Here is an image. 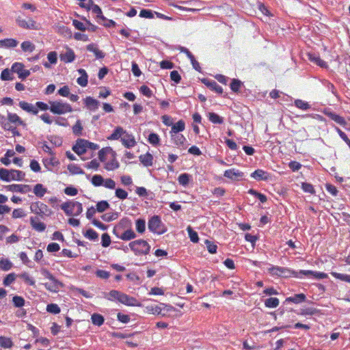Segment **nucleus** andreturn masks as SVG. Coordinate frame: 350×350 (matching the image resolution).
Listing matches in <instances>:
<instances>
[{
  "label": "nucleus",
  "instance_id": "obj_1",
  "mask_svg": "<svg viewBox=\"0 0 350 350\" xmlns=\"http://www.w3.org/2000/svg\"><path fill=\"white\" fill-rule=\"evenodd\" d=\"M0 125L5 131H10L13 136H20L17 126L26 124L16 113L8 112L7 117L0 114Z\"/></svg>",
  "mask_w": 350,
  "mask_h": 350
},
{
  "label": "nucleus",
  "instance_id": "obj_2",
  "mask_svg": "<svg viewBox=\"0 0 350 350\" xmlns=\"http://www.w3.org/2000/svg\"><path fill=\"white\" fill-rule=\"evenodd\" d=\"M129 246L136 256H146L150 253L151 248L150 244L142 239L131 241Z\"/></svg>",
  "mask_w": 350,
  "mask_h": 350
},
{
  "label": "nucleus",
  "instance_id": "obj_3",
  "mask_svg": "<svg viewBox=\"0 0 350 350\" xmlns=\"http://www.w3.org/2000/svg\"><path fill=\"white\" fill-rule=\"evenodd\" d=\"M42 274L44 276V278L49 280V282H46L44 284V287L49 291L53 293H57L59 291V289L64 287V284L57 280L53 274L47 269H42L41 270Z\"/></svg>",
  "mask_w": 350,
  "mask_h": 350
},
{
  "label": "nucleus",
  "instance_id": "obj_4",
  "mask_svg": "<svg viewBox=\"0 0 350 350\" xmlns=\"http://www.w3.org/2000/svg\"><path fill=\"white\" fill-rule=\"evenodd\" d=\"M49 110L53 114L62 115L72 111L71 105L62 100L49 101Z\"/></svg>",
  "mask_w": 350,
  "mask_h": 350
},
{
  "label": "nucleus",
  "instance_id": "obj_5",
  "mask_svg": "<svg viewBox=\"0 0 350 350\" xmlns=\"http://www.w3.org/2000/svg\"><path fill=\"white\" fill-rule=\"evenodd\" d=\"M61 208L69 216H77L83 211L82 204L77 201L66 202L61 205Z\"/></svg>",
  "mask_w": 350,
  "mask_h": 350
},
{
  "label": "nucleus",
  "instance_id": "obj_6",
  "mask_svg": "<svg viewBox=\"0 0 350 350\" xmlns=\"http://www.w3.org/2000/svg\"><path fill=\"white\" fill-rule=\"evenodd\" d=\"M268 272L273 276L283 278L295 277L299 278L297 272L287 267L271 265L268 268Z\"/></svg>",
  "mask_w": 350,
  "mask_h": 350
},
{
  "label": "nucleus",
  "instance_id": "obj_7",
  "mask_svg": "<svg viewBox=\"0 0 350 350\" xmlns=\"http://www.w3.org/2000/svg\"><path fill=\"white\" fill-rule=\"evenodd\" d=\"M148 228L150 231L157 234H162L167 231V228L158 215H154L148 220Z\"/></svg>",
  "mask_w": 350,
  "mask_h": 350
},
{
  "label": "nucleus",
  "instance_id": "obj_8",
  "mask_svg": "<svg viewBox=\"0 0 350 350\" xmlns=\"http://www.w3.org/2000/svg\"><path fill=\"white\" fill-rule=\"evenodd\" d=\"M91 183L94 187L103 186L109 189H116V183L111 178L104 179L103 177L100 174H95L92 177Z\"/></svg>",
  "mask_w": 350,
  "mask_h": 350
},
{
  "label": "nucleus",
  "instance_id": "obj_9",
  "mask_svg": "<svg viewBox=\"0 0 350 350\" xmlns=\"http://www.w3.org/2000/svg\"><path fill=\"white\" fill-rule=\"evenodd\" d=\"M16 22L18 27L25 29H39V25L36 23V21L29 17L23 18L21 16H18L16 18Z\"/></svg>",
  "mask_w": 350,
  "mask_h": 350
},
{
  "label": "nucleus",
  "instance_id": "obj_10",
  "mask_svg": "<svg viewBox=\"0 0 350 350\" xmlns=\"http://www.w3.org/2000/svg\"><path fill=\"white\" fill-rule=\"evenodd\" d=\"M31 210L35 214L40 216L50 215L51 213V211L47 205L41 202H36L33 203L31 206Z\"/></svg>",
  "mask_w": 350,
  "mask_h": 350
},
{
  "label": "nucleus",
  "instance_id": "obj_11",
  "mask_svg": "<svg viewBox=\"0 0 350 350\" xmlns=\"http://www.w3.org/2000/svg\"><path fill=\"white\" fill-rule=\"evenodd\" d=\"M12 71L16 73L19 79L25 80L28 77L31 72L29 70L25 69V65L21 62H15L12 66Z\"/></svg>",
  "mask_w": 350,
  "mask_h": 350
},
{
  "label": "nucleus",
  "instance_id": "obj_12",
  "mask_svg": "<svg viewBox=\"0 0 350 350\" xmlns=\"http://www.w3.org/2000/svg\"><path fill=\"white\" fill-rule=\"evenodd\" d=\"M5 188L8 191L12 192H18L21 193H26L31 190V187L28 185L13 184L6 185Z\"/></svg>",
  "mask_w": 350,
  "mask_h": 350
},
{
  "label": "nucleus",
  "instance_id": "obj_13",
  "mask_svg": "<svg viewBox=\"0 0 350 350\" xmlns=\"http://www.w3.org/2000/svg\"><path fill=\"white\" fill-rule=\"evenodd\" d=\"M224 176L231 180L239 181L243 178V173L239 170L232 168L226 170Z\"/></svg>",
  "mask_w": 350,
  "mask_h": 350
},
{
  "label": "nucleus",
  "instance_id": "obj_14",
  "mask_svg": "<svg viewBox=\"0 0 350 350\" xmlns=\"http://www.w3.org/2000/svg\"><path fill=\"white\" fill-rule=\"evenodd\" d=\"M121 142L122 145L127 148H133L137 144L135 136L126 131L124 134L123 137H121Z\"/></svg>",
  "mask_w": 350,
  "mask_h": 350
},
{
  "label": "nucleus",
  "instance_id": "obj_15",
  "mask_svg": "<svg viewBox=\"0 0 350 350\" xmlns=\"http://www.w3.org/2000/svg\"><path fill=\"white\" fill-rule=\"evenodd\" d=\"M118 301L129 306H140V304L135 297H131L122 292Z\"/></svg>",
  "mask_w": 350,
  "mask_h": 350
},
{
  "label": "nucleus",
  "instance_id": "obj_16",
  "mask_svg": "<svg viewBox=\"0 0 350 350\" xmlns=\"http://www.w3.org/2000/svg\"><path fill=\"white\" fill-rule=\"evenodd\" d=\"M85 143H86V139H78L75 144L72 146V150L78 155L85 154L87 151Z\"/></svg>",
  "mask_w": 350,
  "mask_h": 350
},
{
  "label": "nucleus",
  "instance_id": "obj_17",
  "mask_svg": "<svg viewBox=\"0 0 350 350\" xmlns=\"http://www.w3.org/2000/svg\"><path fill=\"white\" fill-rule=\"evenodd\" d=\"M202 83L205 84L210 90L214 91L218 94L223 93V88L217 84L214 80H209L207 79H203Z\"/></svg>",
  "mask_w": 350,
  "mask_h": 350
},
{
  "label": "nucleus",
  "instance_id": "obj_18",
  "mask_svg": "<svg viewBox=\"0 0 350 350\" xmlns=\"http://www.w3.org/2000/svg\"><path fill=\"white\" fill-rule=\"evenodd\" d=\"M75 59V54L72 49L67 47L65 53L60 54V59L64 63H71Z\"/></svg>",
  "mask_w": 350,
  "mask_h": 350
},
{
  "label": "nucleus",
  "instance_id": "obj_19",
  "mask_svg": "<svg viewBox=\"0 0 350 350\" xmlns=\"http://www.w3.org/2000/svg\"><path fill=\"white\" fill-rule=\"evenodd\" d=\"M251 177L256 180H267L269 174L261 169H258L251 174Z\"/></svg>",
  "mask_w": 350,
  "mask_h": 350
},
{
  "label": "nucleus",
  "instance_id": "obj_20",
  "mask_svg": "<svg viewBox=\"0 0 350 350\" xmlns=\"http://www.w3.org/2000/svg\"><path fill=\"white\" fill-rule=\"evenodd\" d=\"M30 224L33 230L39 232H44L46 229L45 224L41 222L37 217H31Z\"/></svg>",
  "mask_w": 350,
  "mask_h": 350
},
{
  "label": "nucleus",
  "instance_id": "obj_21",
  "mask_svg": "<svg viewBox=\"0 0 350 350\" xmlns=\"http://www.w3.org/2000/svg\"><path fill=\"white\" fill-rule=\"evenodd\" d=\"M42 163L48 171H52L53 167L57 166L59 164V161L56 159L55 155L51 156L50 158H44Z\"/></svg>",
  "mask_w": 350,
  "mask_h": 350
},
{
  "label": "nucleus",
  "instance_id": "obj_22",
  "mask_svg": "<svg viewBox=\"0 0 350 350\" xmlns=\"http://www.w3.org/2000/svg\"><path fill=\"white\" fill-rule=\"evenodd\" d=\"M84 103L87 108L90 111H95L98 108L99 101L92 96H87L84 99Z\"/></svg>",
  "mask_w": 350,
  "mask_h": 350
},
{
  "label": "nucleus",
  "instance_id": "obj_23",
  "mask_svg": "<svg viewBox=\"0 0 350 350\" xmlns=\"http://www.w3.org/2000/svg\"><path fill=\"white\" fill-rule=\"evenodd\" d=\"M139 161L145 167H150L153 164V156L150 152H146L144 154H141L139 157Z\"/></svg>",
  "mask_w": 350,
  "mask_h": 350
},
{
  "label": "nucleus",
  "instance_id": "obj_24",
  "mask_svg": "<svg viewBox=\"0 0 350 350\" xmlns=\"http://www.w3.org/2000/svg\"><path fill=\"white\" fill-rule=\"evenodd\" d=\"M18 105L23 110L28 113H31L33 115H36L38 113V109L36 107L26 101H20Z\"/></svg>",
  "mask_w": 350,
  "mask_h": 350
},
{
  "label": "nucleus",
  "instance_id": "obj_25",
  "mask_svg": "<svg viewBox=\"0 0 350 350\" xmlns=\"http://www.w3.org/2000/svg\"><path fill=\"white\" fill-rule=\"evenodd\" d=\"M86 49L88 51L92 52L96 59H103L105 57V53L100 51L94 43L88 44Z\"/></svg>",
  "mask_w": 350,
  "mask_h": 350
},
{
  "label": "nucleus",
  "instance_id": "obj_26",
  "mask_svg": "<svg viewBox=\"0 0 350 350\" xmlns=\"http://www.w3.org/2000/svg\"><path fill=\"white\" fill-rule=\"evenodd\" d=\"M78 72L81 76L77 79V83L81 87H85L88 83V75L86 71L83 68H80L78 70Z\"/></svg>",
  "mask_w": 350,
  "mask_h": 350
},
{
  "label": "nucleus",
  "instance_id": "obj_27",
  "mask_svg": "<svg viewBox=\"0 0 350 350\" xmlns=\"http://www.w3.org/2000/svg\"><path fill=\"white\" fill-rule=\"evenodd\" d=\"M126 131L123 129L121 126H117L113 133L107 137V139L109 140H118L120 138L123 137Z\"/></svg>",
  "mask_w": 350,
  "mask_h": 350
},
{
  "label": "nucleus",
  "instance_id": "obj_28",
  "mask_svg": "<svg viewBox=\"0 0 350 350\" xmlns=\"http://www.w3.org/2000/svg\"><path fill=\"white\" fill-rule=\"evenodd\" d=\"M172 140L174 143V144L177 146H184L186 138L184 137L183 134L179 133H170Z\"/></svg>",
  "mask_w": 350,
  "mask_h": 350
},
{
  "label": "nucleus",
  "instance_id": "obj_29",
  "mask_svg": "<svg viewBox=\"0 0 350 350\" xmlns=\"http://www.w3.org/2000/svg\"><path fill=\"white\" fill-rule=\"evenodd\" d=\"M107 154H110L111 156L116 155V152L111 147H105L102 148L98 152V159L101 162L105 161V156Z\"/></svg>",
  "mask_w": 350,
  "mask_h": 350
},
{
  "label": "nucleus",
  "instance_id": "obj_30",
  "mask_svg": "<svg viewBox=\"0 0 350 350\" xmlns=\"http://www.w3.org/2000/svg\"><path fill=\"white\" fill-rule=\"evenodd\" d=\"M25 176V172L17 170H10V180H22Z\"/></svg>",
  "mask_w": 350,
  "mask_h": 350
},
{
  "label": "nucleus",
  "instance_id": "obj_31",
  "mask_svg": "<svg viewBox=\"0 0 350 350\" xmlns=\"http://www.w3.org/2000/svg\"><path fill=\"white\" fill-rule=\"evenodd\" d=\"M306 299V295L304 293H299V294H295L293 297H286L285 299V302L289 303H295V304H299L301 302L305 301Z\"/></svg>",
  "mask_w": 350,
  "mask_h": 350
},
{
  "label": "nucleus",
  "instance_id": "obj_32",
  "mask_svg": "<svg viewBox=\"0 0 350 350\" xmlns=\"http://www.w3.org/2000/svg\"><path fill=\"white\" fill-rule=\"evenodd\" d=\"M120 164L116 159V155L111 156V160L105 163V168L107 171H113L118 169Z\"/></svg>",
  "mask_w": 350,
  "mask_h": 350
},
{
  "label": "nucleus",
  "instance_id": "obj_33",
  "mask_svg": "<svg viewBox=\"0 0 350 350\" xmlns=\"http://www.w3.org/2000/svg\"><path fill=\"white\" fill-rule=\"evenodd\" d=\"M18 42L14 38H5L0 40V46L5 48H14L18 45Z\"/></svg>",
  "mask_w": 350,
  "mask_h": 350
},
{
  "label": "nucleus",
  "instance_id": "obj_34",
  "mask_svg": "<svg viewBox=\"0 0 350 350\" xmlns=\"http://www.w3.org/2000/svg\"><path fill=\"white\" fill-rule=\"evenodd\" d=\"M185 129V123L184 120H180L175 124L172 123L170 133H178L179 132L183 131Z\"/></svg>",
  "mask_w": 350,
  "mask_h": 350
},
{
  "label": "nucleus",
  "instance_id": "obj_35",
  "mask_svg": "<svg viewBox=\"0 0 350 350\" xmlns=\"http://www.w3.org/2000/svg\"><path fill=\"white\" fill-rule=\"evenodd\" d=\"M327 115L332 120L334 121L337 124L343 126H346L347 122L343 117L332 112L327 113Z\"/></svg>",
  "mask_w": 350,
  "mask_h": 350
},
{
  "label": "nucleus",
  "instance_id": "obj_36",
  "mask_svg": "<svg viewBox=\"0 0 350 350\" xmlns=\"http://www.w3.org/2000/svg\"><path fill=\"white\" fill-rule=\"evenodd\" d=\"M46 191V188L40 183L36 184L33 187V193L38 198L43 197Z\"/></svg>",
  "mask_w": 350,
  "mask_h": 350
},
{
  "label": "nucleus",
  "instance_id": "obj_37",
  "mask_svg": "<svg viewBox=\"0 0 350 350\" xmlns=\"http://www.w3.org/2000/svg\"><path fill=\"white\" fill-rule=\"evenodd\" d=\"M119 237L123 241H130L136 237V234L132 229H129L124 231Z\"/></svg>",
  "mask_w": 350,
  "mask_h": 350
},
{
  "label": "nucleus",
  "instance_id": "obj_38",
  "mask_svg": "<svg viewBox=\"0 0 350 350\" xmlns=\"http://www.w3.org/2000/svg\"><path fill=\"white\" fill-rule=\"evenodd\" d=\"M91 320L94 325L99 327L101 326L105 321L104 317L101 314L97 313H94L91 316Z\"/></svg>",
  "mask_w": 350,
  "mask_h": 350
},
{
  "label": "nucleus",
  "instance_id": "obj_39",
  "mask_svg": "<svg viewBox=\"0 0 350 350\" xmlns=\"http://www.w3.org/2000/svg\"><path fill=\"white\" fill-rule=\"evenodd\" d=\"M191 175H189L187 173H183V174H181L180 175H179V176L178 178V181L180 185L185 187V186L188 185V184L189 183V182L191 180Z\"/></svg>",
  "mask_w": 350,
  "mask_h": 350
},
{
  "label": "nucleus",
  "instance_id": "obj_40",
  "mask_svg": "<svg viewBox=\"0 0 350 350\" xmlns=\"http://www.w3.org/2000/svg\"><path fill=\"white\" fill-rule=\"evenodd\" d=\"M280 301L277 297H270L265 301V306L269 308H275L279 306Z\"/></svg>",
  "mask_w": 350,
  "mask_h": 350
},
{
  "label": "nucleus",
  "instance_id": "obj_41",
  "mask_svg": "<svg viewBox=\"0 0 350 350\" xmlns=\"http://www.w3.org/2000/svg\"><path fill=\"white\" fill-rule=\"evenodd\" d=\"M13 346V342L10 338L0 336V347L4 349H10Z\"/></svg>",
  "mask_w": 350,
  "mask_h": 350
},
{
  "label": "nucleus",
  "instance_id": "obj_42",
  "mask_svg": "<svg viewBox=\"0 0 350 350\" xmlns=\"http://www.w3.org/2000/svg\"><path fill=\"white\" fill-rule=\"evenodd\" d=\"M21 49H22L23 52L31 53L36 49V46L34 45V44H33L30 41H24V42H23L21 43Z\"/></svg>",
  "mask_w": 350,
  "mask_h": 350
},
{
  "label": "nucleus",
  "instance_id": "obj_43",
  "mask_svg": "<svg viewBox=\"0 0 350 350\" xmlns=\"http://www.w3.org/2000/svg\"><path fill=\"white\" fill-rule=\"evenodd\" d=\"M208 117V120L213 124H221L224 122V118L214 112L209 113Z\"/></svg>",
  "mask_w": 350,
  "mask_h": 350
},
{
  "label": "nucleus",
  "instance_id": "obj_44",
  "mask_svg": "<svg viewBox=\"0 0 350 350\" xmlns=\"http://www.w3.org/2000/svg\"><path fill=\"white\" fill-rule=\"evenodd\" d=\"M68 170L72 174H83L84 171L77 164L71 163L68 165Z\"/></svg>",
  "mask_w": 350,
  "mask_h": 350
},
{
  "label": "nucleus",
  "instance_id": "obj_45",
  "mask_svg": "<svg viewBox=\"0 0 350 350\" xmlns=\"http://www.w3.org/2000/svg\"><path fill=\"white\" fill-rule=\"evenodd\" d=\"M308 58L311 62L315 63L317 65L321 67L326 66V63L323 60H322L319 56H317L314 54L309 53Z\"/></svg>",
  "mask_w": 350,
  "mask_h": 350
},
{
  "label": "nucleus",
  "instance_id": "obj_46",
  "mask_svg": "<svg viewBox=\"0 0 350 350\" xmlns=\"http://www.w3.org/2000/svg\"><path fill=\"white\" fill-rule=\"evenodd\" d=\"M148 142L154 146H157L160 143L159 136L154 133H151L148 137Z\"/></svg>",
  "mask_w": 350,
  "mask_h": 350
},
{
  "label": "nucleus",
  "instance_id": "obj_47",
  "mask_svg": "<svg viewBox=\"0 0 350 350\" xmlns=\"http://www.w3.org/2000/svg\"><path fill=\"white\" fill-rule=\"evenodd\" d=\"M19 277L24 280V282L29 286H35V280L30 277L28 273L23 272L19 275Z\"/></svg>",
  "mask_w": 350,
  "mask_h": 350
},
{
  "label": "nucleus",
  "instance_id": "obj_48",
  "mask_svg": "<svg viewBox=\"0 0 350 350\" xmlns=\"http://www.w3.org/2000/svg\"><path fill=\"white\" fill-rule=\"evenodd\" d=\"M242 85V82L237 79H233L230 83V87L232 92H239Z\"/></svg>",
  "mask_w": 350,
  "mask_h": 350
},
{
  "label": "nucleus",
  "instance_id": "obj_49",
  "mask_svg": "<svg viewBox=\"0 0 350 350\" xmlns=\"http://www.w3.org/2000/svg\"><path fill=\"white\" fill-rule=\"evenodd\" d=\"M294 103L296 107L302 110H308L310 108V105L308 103L301 99L295 100Z\"/></svg>",
  "mask_w": 350,
  "mask_h": 350
},
{
  "label": "nucleus",
  "instance_id": "obj_50",
  "mask_svg": "<svg viewBox=\"0 0 350 350\" xmlns=\"http://www.w3.org/2000/svg\"><path fill=\"white\" fill-rule=\"evenodd\" d=\"M136 230L139 233L144 232L146 230V221L143 219H138L135 221Z\"/></svg>",
  "mask_w": 350,
  "mask_h": 350
},
{
  "label": "nucleus",
  "instance_id": "obj_51",
  "mask_svg": "<svg viewBox=\"0 0 350 350\" xmlns=\"http://www.w3.org/2000/svg\"><path fill=\"white\" fill-rule=\"evenodd\" d=\"M12 267V263L7 258L0 260V269L3 271H8Z\"/></svg>",
  "mask_w": 350,
  "mask_h": 350
},
{
  "label": "nucleus",
  "instance_id": "obj_52",
  "mask_svg": "<svg viewBox=\"0 0 350 350\" xmlns=\"http://www.w3.org/2000/svg\"><path fill=\"white\" fill-rule=\"evenodd\" d=\"M248 193L256 197L262 203H265L267 200V198L265 195L259 193L253 189H250Z\"/></svg>",
  "mask_w": 350,
  "mask_h": 350
},
{
  "label": "nucleus",
  "instance_id": "obj_53",
  "mask_svg": "<svg viewBox=\"0 0 350 350\" xmlns=\"http://www.w3.org/2000/svg\"><path fill=\"white\" fill-rule=\"evenodd\" d=\"M96 206L98 212L103 213L109 207V204L106 200H102L98 202Z\"/></svg>",
  "mask_w": 350,
  "mask_h": 350
},
{
  "label": "nucleus",
  "instance_id": "obj_54",
  "mask_svg": "<svg viewBox=\"0 0 350 350\" xmlns=\"http://www.w3.org/2000/svg\"><path fill=\"white\" fill-rule=\"evenodd\" d=\"M12 302L15 307L16 308H21L25 305V299L23 297L15 295L12 298Z\"/></svg>",
  "mask_w": 350,
  "mask_h": 350
},
{
  "label": "nucleus",
  "instance_id": "obj_55",
  "mask_svg": "<svg viewBox=\"0 0 350 350\" xmlns=\"http://www.w3.org/2000/svg\"><path fill=\"white\" fill-rule=\"evenodd\" d=\"M187 230L190 240L193 243H198L199 241L198 233L196 231H194L191 226H188Z\"/></svg>",
  "mask_w": 350,
  "mask_h": 350
},
{
  "label": "nucleus",
  "instance_id": "obj_56",
  "mask_svg": "<svg viewBox=\"0 0 350 350\" xmlns=\"http://www.w3.org/2000/svg\"><path fill=\"white\" fill-rule=\"evenodd\" d=\"M46 311L48 312L57 314L60 312V308L56 304H50L46 306Z\"/></svg>",
  "mask_w": 350,
  "mask_h": 350
},
{
  "label": "nucleus",
  "instance_id": "obj_57",
  "mask_svg": "<svg viewBox=\"0 0 350 350\" xmlns=\"http://www.w3.org/2000/svg\"><path fill=\"white\" fill-rule=\"evenodd\" d=\"M84 236L90 240L95 241L98 239V233L94 230L93 229H88Z\"/></svg>",
  "mask_w": 350,
  "mask_h": 350
},
{
  "label": "nucleus",
  "instance_id": "obj_58",
  "mask_svg": "<svg viewBox=\"0 0 350 350\" xmlns=\"http://www.w3.org/2000/svg\"><path fill=\"white\" fill-rule=\"evenodd\" d=\"M301 189L303 191L306 193H308L310 194H314L315 193V189L313 187V185L308 183H303L301 184Z\"/></svg>",
  "mask_w": 350,
  "mask_h": 350
},
{
  "label": "nucleus",
  "instance_id": "obj_59",
  "mask_svg": "<svg viewBox=\"0 0 350 350\" xmlns=\"http://www.w3.org/2000/svg\"><path fill=\"white\" fill-rule=\"evenodd\" d=\"M83 126L80 120H77L72 126V132L75 135L79 136L82 134Z\"/></svg>",
  "mask_w": 350,
  "mask_h": 350
},
{
  "label": "nucleus",
  "instance_id": "obj_60",
  "mask_svg": "<svg viewBox=\"0 0 350 350\" xmlns=\"http://www.w3.org/2000/svg\"><path fill=\"white\" fill-rule=\"evenodd\" d=\"M332 275L335 278L339 279L342 281L347 282L350 283V275L339 273L336 272H332Z\"/></svg>",
  "mask_w": 350,
  "mask_h": 350
},
{
  "label": "nucleus",
  "instance_id": "obj_61",
  "mask_svg": "<svg viewBox=\"0 0 350 350\" xmlns=\"http://www.w3.org/2000/svg\"><path fill=\"white\" fill-rule=\"evenodd\" d=\"M116 196L120 200H125L128 197V193L121 188H118L115 191Z\"/></svg>",
  "mask_w": 350,
  "mask_h": 350
},
{
  "label": "nucleus",
  "instance_id": "obj_62",
  "mask_svg": "<svg viewBox=\"0 0 350 350\" xmlns=\"http://www.w3.org/2000/svg\"><path fill=\"white\" fill-rule=\"evenodd\" d=\"M120 294H121L120 291H118L116 290H111L109 291V293L108 294L107 299L111 301L116 300V299L119 301Z\"/></svg>",
  "mask_w": 350,
  "mask_h": 350
},
{
  "label": "nucleus",
  "instance_id": "obj_63",
  "mask_svg": "<svg viewBox=\"0 0 350 350\" xmlns=\"http://www.w3.org/2000/svg\"><path fill=\"white\" fill-rule=\"evenodd\" d=\"M0 179L9 182L10 181V170L5 169V168H1L0 169Z\"/></svg>",
  "mask_w": 350,
  "mask_h": 350
},
{
  "label": "nucleus",
  "instance_id": "obj_64",
  "mask_svg": "<svg viewBox=\"0 0 350 350\" xmlns=\"http://www.w3.org/2000/svg\"><path fill=\"white\" fill-rule=\"evenodd\" d=\"M140 92L148 98H150L152 96V91L145 85H143L139 88Z\"/></svg>",
  "mask_w": 350,
  "mask_h": 350
}]
</instances>
